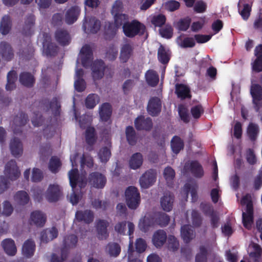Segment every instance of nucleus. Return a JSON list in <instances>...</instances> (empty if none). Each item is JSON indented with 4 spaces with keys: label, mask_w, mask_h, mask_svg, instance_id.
Listing matches in <instances>:
<instances>
[{
    "label": "nucleus",
    "mask_w": 262,
    "mask_h": 262,
    "mask_svg": "<svg viewBox=\"0 0 262 262\" xmlns=\"http://www.w3.org/2000/svg\"><path fill=\"white\" fill-rule=\"evenodd\" d=\"M81 61L82 65L84 68L91 66L92 75L94 80L101 79L104 76L105 69L104 62L101 60H96L92 64L93 58V53L91 47L88 45L83 46L81 50Z\"/></svg>",
    "instance_id": "f257e3e1"
},
{
    "label": "nucleus",
    "mask_w": 262,
    "mask_h": 262,
    "mask_svg": "<svg viewBox=\"0 0 262 262\" xmlns=\"http://www.w3.org/2000/svg\"><path fill=\"white\" fill-rule=\"evenodd\" d=\"M124 35L128 37L133 38L137 35H142L145 31V26L137 20L128 21L122 26Z\"/></svg>",
    "instance_id": "f03ea898"
},
{
    "label": "nucleus",
    "mask_w": 262,
    "mask_h": 262,
    "mask_svg": "<svg viewBox=\"0 0 262 262\" xmlns=\"http://www.w3.org/2000/svg\"><path fill=\"white\" fill-rule=\"evenodd\" d=\"M125 201L130 209H137L141 202L140 194L138 189L135 186L128 187L125 191Z\"/></svg>",
    "instance_id": "7ed1b4c3"
},
{
    "label": "nucleus",
    "mask_w": 262,
    "mask_h": 262,
    "mask_svg": "<svg viewBox=\"0 0 262 262\" xmlns=\"http://www.w3.org/2000/svg\"><path fill=\"white\" fill-rule=\"evenodd\" d=\"M157 178L156 171L150 169L144 173L140 178L141 187L143 188H148L152 186L156 182Z\"/></svg>",
    "instance_id": "20e7f679"
},
{
    "label": "nucleus",
    "mask_w": 262,
    "mask_h": 262,
    "mask_svg": "<svg viewBox=\"0 0 262 262\" xmlns=\"http://www.w3.org/2000/svg\"><path fill=\"white\" fill-rule=\"evenodd\" d=\"M5 174L12 181L16 180L19 177L20 171L15 160H11L7 163L5 165Z\"/></svg>",
    "instance_id": "39448f33"
},
{
    "label": "nucleus",
    "mask_w": 262,
    "mask_h": 262,
    "mask_svg": "<svg viewBox=\"0 0 262 262\" xmlns=\"http://www.w3.org/2000/svg\"><path fill=\"white\" fill-rule=\"evenodd\" d=\"M184 169L190 172L196 178H201L204 175V171L202 165L196 160H193L185 164Z\"/></svg>",
    "instance_id": "423d86ee"
},
{
    "label": "nucleus",
    "mask_w": 262,
    "mask_h": 262,
    "mask_svg": "<svg viewBox=\"0 0 262 262\" xmlns=\"http://www.w3.org/2000/svg\"><path fill=\"white\" fill-rule=\"evenodd\" d=\"M242 221L244 226L250 229L254 222L253 206L251 201H249L246 204V213L243 212Z\"/></svg>",
    "instance_id": "0eeeda50"
},
{
    "label": "nucleus",
    "mask_w": 262,
    "mask_h": 262,
    "mask_svg": "<svg viewBox=\"0 0 262 262\" xmlns=\"http://www.w3.org/2000/svg\"><path fill=\"white\" fill-rule=\"evenodd\" d=\"M89 182L94 187L102 189L105 185L106 179L105 177L98 172H93L89 176Z\"/></svg>",
    "instance_id": "6e6552de"
},
{
    "label": "nucleus",
    "mask_w": 262,
    "mask_h": 262,
    "mask_svg": "<svg viewBox=\"0 0 262 262\" xmlns=\"http://www.w3.org/2000/svg\"><path fill=\"white\" fill-rule=\"evenodd\" d=\"M61 195V191L59 185L51 184L49 185L46 192V198L50 203L57 202Z\"/></svg>",
    "instance_id": "1a4fd4ad"
},
{
    "label": "nucleus",
    "mask_w": 262,
    "mask_h": 262,
    "mask_svg": "<svg viewBox=\"0 0 262 262\" xmlns=\"http://www.w3.org/2000/svg\"><path fill=\"white\" fill-rule=\"evenodd\" d=\"M162 103L160 99L157 97H153L149 100L147 110L149 114L152 116H157L161 111Z\"/></svg>",
    "instance_id": "9d476101"
},
{
    "label": "nucleus",
    "mask_w": 262,
    "mask_h": 262,
    "mask_svg": "<svg viewBox=\"0 0 262 262\" xmlns=\"http://www.w3.org/2000/svg\"><path fill=\"white\" fill-rule=\"evenodd\" d=\"M108 226L109 223L106 220L102 219L97 220L96 227L97 236L99 239H106L108 237L109 233L107 231Z\"/></svg>",
    "instance_id": "9b49d317"
},
{
    "label": "nucleus",
    "mask_w": 262,
    "mask_h": 262,
    "mask_svg": "<svg viewBox=\"0 0 262 262\" xmlns=\"http://www.w3.org/2000/svg\"><path fill=\"white\" fill-rule=\"evenodd\" d=\"M135 126L138 130H150L152 127V122L150 118H145L143 116L138 117L134 122Z\"/></svg>",
    "instance_id": "f8f14e48"
},
{
    "label": "nucleus",
    "mask_w": 262,
    "mask_h": 262,
    "mask_svg": "<svg viewBox=\"0 0 262 262\" xmlns=\"http://www.w3.org/2000/svg\"><path fill=\"white\" fill-rule=\"evenodd\" d=\"M134 47L132 43L123 44L121 48L119 58L121 62L126 63L132 56L134 53Z\"/></svg>",
    "instance_id": "ddd939ff"
},
{
    "label": "nucleus",
    "mask_w": 262,
    "mask_h": 262,
    "mask_svg": "<svg viewBox=\"0 0 262 262\" xmlns=\"http://www.w3.org/2000/svg\"><path fill=\"white\" fill-rule=\"evenodd\" d=\"M175 93L177 97L182 100L191 98L189 87L183 83H177L175 85Z\"/></svg>",
    "instance_id": "4468645a"
},
{
    "label": "nucleus",
    "mask_w": 262,
    "mask_h": 262,
    "mask_svg": "<svg viewBox=\"0 0 262 262\" xmlns=\"http://www.w3.org/2000/svg\"><path fill=\"white\" fill-rule=\"evenodd\" d=\"M80 9L78 6H74L70 8L65 14V21L69 25L73 24L78 18Z\"/></svg>",
    "instance_id": "2eb2a0df"
},
{
    "label": "nucleus",
    "mask_w": 262,
    "mask_h": 262,
    "mask_svg": "<svg viewBox=\"0 0 262 262\" xmlns=\"http://www.w3.org/2000/svg\"><path fill=\"white\" fill-rule=\"evenodd\" d=\"M56 40L61 46L68 45L71 41V38L67 30L60 29L56 31L55 33Z\"/></svg>",
    "instance_id": "dca6fc26"
},
{
    "label": "nucleus",
    "mask_w": 262,
    "mask_h": 262,
    "mask_svg": "<svg viewBox=\"0 0 262 262\" xmlns=\"http://www.w3.org/2000/svg\"><path fill=\"white\" fill-rule=\"evenodd\" d=\"M46 222V216L40 211H33L30 215V224L37 227H42Z\"/></svg>",
    "instance_id": "f3484780"
},
{
    "label": "nucleus",
    "mask_w": 262,
    "mask_h": 262,
    "mask_svg": "<svg viewBox=\"0 0 262 262\" xmlns=\"http://www.w3.org/2000/svg\"><path fill=\"white\" fill-rule=\"evenodd\" d=\"M0 55L7 61H10L13 58V50L9 43L6 41L0 43Z\"/></svg>",
    "instance_id": "a211bd4d"
},
{
    "label": "nucleus",
    "mask_w": 262,
    "mask_h": 262,
    "mask_svg": "<svg viewBox=\"0 0 262 262\" xmlns=\"http://www.w3.org/2000/svg\"><path fill=\"white\" fill-rule=\"evenodd\" d=\"M75 217L78 221H83L89 224L93 221L94 215L92 210L87 209L84 211H77L75 213Z\"/></svg>",
    "instance_id": "6ab92c4d"
},
{
    "label": "nucleus",
    "mask_w": 262,
    "mask_h": 262,
    "mask_svg": "<svg viewBox=\"0 0 262 262\" xmlns=\"http://www.w3.org/2000/svg\"><path fill=\"white\" fill-rule=\"evenodd\" d=\"M10 148L12 155L15 157H19L23 154V144L18 138L14 137L11 140Z\"/></svg>",
    "instance_id": "aec40b11"
},
{
    "label": "nucleus",
    "mask_w": 262,
    "mask_h": 262,
    "mask_svg": "<svg viewBox=\"0 0 262 262\" xmlns=\"http://www.w3.org/2000/svg\"><path fill=\"white\" fill-rule=\"evenodd\" d=\"M58 235V231L55 227L46 229L41 233L40 240L42 242L47 243L56 238Z\"/></svg>",
    "instance_id": "412c9836"
},
{
    "label": "nucleus",
    "mask_w": 262,
    "mask_h": 262,
    "mask_svg": "<svg viewBox=\"0 0 262 262\" xmlns=\"http://www.w3.org/2000/svg\"><path fill=\"white\" fill-rule=\"evenodd\" d=\"M35 24V16L30 14L27 16L23 28L22 33L25 36H31L34 33L33 27Z\"/></svg>",
    "instance_id": "4be33fe9"
},
{
    "label": "nucleus",
    "mask_w": 262,
    "mask_h": 262,
    "mask_svg": "<svg viewBox=\"0 0 262 262\" xmlns=\"http://www.w3.org/2000/svg\"><path fill=\"white\" fill-rule=\"evenodd\" d=\"M19 81L24 86L27 88H32L34 85L35 79L31 73L23 72L19 74Z\"/></svg>",
    "instance_id": "5701e85b"
},
{
    "label": "nucleus",
    "mask_w": 262,
    "mask_h": 262,
    "mask_svg": "<svg viewBox=\"0 0 262 262\" xmlns=\"http://www.w3.org/2000/svg\"><path fill=\"white\" fill-rule=\"evenodd\" d=\"M43 51L47 56H55L58 51V47L54 42L46 39L43 42Z\"/></svg>",
    "instance_id": "b1692460"
},
{
    "label": "nucleus",
    "mask_w": 262,
    "mask_h": 262,
    "mask_svg": "<svg viewBox=\"0 0 262 262\" xmlns=\"http://www.w3.org/2000/svg\"><path fill=\"white\" fill-rule=\"evenodd\" d=\"M174 195L170 193H165L161 199V205L164 211H170L172 209Z\"/></svg>",
    "instance_id": "393cba45"
},
{
    "label": "nucleus",
    "mask_w": 262,
    "mask_h": 262,
    "mask_svg": "<svg viewBox=\"0 0 262 262\" xmlns=\"http://www.w3.org/2000/svg\"><path fill=\"white\" fill-rule=\"evenodd\" d=\"M181 235L186 244L189 243L195 237L194 231L189 225H184L181 227Z\"/></svg>",
    "instance_id": "a878e982"
},
{
    "label": "nucleus",
    "mask_w": 262,
    "mask_h": 262,
    "mask_svg": "<svg viewBox=\"0 0 262 262\" xmlns=\"http://www.w3.org/2000/svg\"><path fill=\"white\" fill-rule=\"evenodd\" d=\"M167 239V234L163 230H158L155 232L152 237L154 245L157 247H162Z\"/></svg>",
    "instance_id": "bb28decb"
},
{
    "label": "nucleus",
    "mask_w": 262,
    "mask_h": 262,
    "mask_svg": "<svg viewBox=\"0 0 262 262\" xmlns=\"http://www.w3.org/2000/svg\"><path fill=\"white\" fill-rule=\"evenodd\" d=\"M2 245L5 252L8 255L13 256L16 253L17 249L15 242L11 238H6L3 240Z\"/></svg>",
    "instance_id": "cd10ccee"
},
{
    "label": "nucleus",
    "mask_w": 262,
    "mask_h": 262,
    "mask_svg": "<svg viewBox=\"0 0 262 262\" xmlns=\"http://www.w3.org/2000/svg\"><path fill=\"white\" fill-rule=\"evenodd\" d=\"M112 113V106L109 103H103L100 107L99 114L103 121L106 122L111 118Z\"/></svg>",
    "instance_id": "c85d7f7f"
},
{
    "label": "nucleus",
    "mask_w": 262,
    "mask_h": 262,
    "mask_svg": "<svg viewBox=\"0 0 262 262\" xmlns=\"http://www.w3.org/2000/svg\"><path fill=\"white\" fill-rule=\"evenodd\" d=\"M35 250V244L33 241L29 239L24 244L22 248L23 253L26 257H32Z\"/></svg>",
    "instance_id": "c756f323"
},
{
    "label": "nucleus",
    "mask_w": 262,
    "mask_h": 262,
    "mask_svg": "<svg viewBox=\"0 0 262 262\" xmlns=\"http://www.w3.org/2000/svg\"><path fill=\"white\" fill-rule=\"evenodd\" d=\"M250 93L255 104L262 100V87L258 84H253L251 86Z\"/></svg>",
    "instance_id": "7c9ffc66"
},
{
    "label": "nucleus",
    "mask_w": 262,
    "mask_h": 262,
    "mask_svg": "<svg viewBox=\"0 0 262 262\" xmlns=\"http://www.w3.org/2000/svg\"><path fill=\"white\" fill-rule=\"evenodd\" d=\"M157 56L158 60L163 64H167L170 59L169 50H167L162 45L160 46L158 49Z\"/></svg>",
    "instance_id": "2f4dec72"
},
{
    "label": "nucleus",
    "mask_w": 262,
    "mask_h": 262,
    "mask_svg": "<svg viewBox=\"0 0 262 262\" xmlns=\"http://www.w3.org/2000/svg\"><path fill=\"white\" fill-rule=\"evenodd\" d=\"M143 158L140 152L134 154L129 161V165L131 169H137L141 167L143 164Z\"/></svg>",
    "instance_id": "473e14b6"
},
{
    "label": "nucleus",
    "mask_w": 262,
    "mask_h": 262,
    "mask_svg": "<svg viewBox=\"0 0 262 262\" xmlns=\"http://www.w3.org/2000/svg\"><path fill=\"white\" fill-rule=\"evenodd\" d=\"M125 136L128 143L132 146L136 145L138 137L135 130L132 126H128L125 128Z\"/></svg>",
    "instance_id": "72a5a7b5"
},
{
    "label": "nucleus",
    "mask_w": 262,
    "mask_h": 262,
    "mask_svg": "<svg viewBox=\"0 0 262 262\" xmlns=\"http://www.w3.org/2000/svg\"><path fill=\"white\" fill-rule=\"evenodd\" d=\"M85 142L90 146H93L96 142L97 136L94 127H88L85 134Z\"/></svg>",
    "instance_id": "f704fd0d"
},
{
    "label": "nucleus",
    "mask_w": 262,
    "mask_h": 262,
    "mask_svg": "<svg viewBox=\"0 0 262 262\" xmlns=\"http://www.w3.org/2000/svg\"><path fill=\"white\" fill-rule=\"evenodd\" d=\"M7 83L6 85V89L7 91H12L16 88L15 82L17 79L16 72L12 70L7 74Z\"/></svg>",
    "instance_id": "c9c22d12"
},
{
    "label": "nucleus",
    "mask_w": 262,
    "mask_h": 262,
    "mask_svg": "<svg viewBox=\"0 0 262 262\" xmlns=\"http://www.w3.org/2000/svg\"><path fill=\"white\" fill-rule=\"evenodd\" d=\"M184 144L181 138L174 136L171 140V148L172 151L176 154H178L183 149Z\"/></svg>",
    "instance_id": "e433bc0d"
},
{
    "label": "nucleus",
    "mask_w": 262,
    "mask_h": 262,
    "mask_svg": "<svg viewBox=\"0 0 262 262\" xmlns=\"http://www.w3.org/2000/svg\"><path fill=\"white\" fill-rule=\"evenodd\" d=\"M106 251L112 257H117L121 252V247L119 244L110 242L106 246Z\"/></svg>",
    "instance_id": "4c0bfd02"
},
{
    "label": "nucleus",
    "mask_w": 262,
    "mask_h": 262,
    "mask_svg": "<svg viewBox=\"0 0 262 262\" xmlns=\"http://www.w3.org/2000/svg\"><path fill=\"white\" fill-rule=\"evenodd\" d=\"M154 224L155 222L152 218L145 216L140 221L139 228L142 232H146Z\"/></svg>",
    "instance_id": "58836bf2"
},
{
    "label": "nucleus",
    "mask_w": 262,
    "mask_h": 262,
    "mask_svg": "<svg viewBox=\"0 0 262 262\" xmlns=\"http://www.w3.org/2000/svg\"><path fill=\"white\" fill-rule=\"evenodd\" d=\"M247 133L251 141H255L259 133L258 125L254 123H250L247 127Z\"/></svg>",
    "instance_id": "ea45409f"
},
{
    "label": "nucleus",
    "mask_w": 262,
    "mask_h": 262,
    "mask_svg": "<svg viewBox=\"0 0 262 262\" xmlns=\"http://www.w3.org/2000/svg\"><path fill=\"white\" fill-rule=\"evenodd\" d=\"M15 201L20 205H25L28 204L30 201L28 194L24 190L18 191L14 196Z\"/></svg>",
    "instance_id": "a19ab883"
},
{
    "label": "nucleus",
    "mask_w": 262,
    "mask_h": 262,
    "mask_svg": "<svg viewBox=\"0 0 262 262\" xmlns=\"http://www.w3.org/2000/svg\"><path fill=\"white\" fill-rule=\"evenodd\" d=\"M11 28V22L10 17L8 15H5L2 18L1 26L0 31L3 35H6L9 33Z\"/></svg>",
    "instance_id": "79ce46f5"
},
{
    "label": "nucleus",
    "mask_w": 262,
    "mask_h": 262,
    "mask_svg": "<svg viewBox=\"0 0 262 262\" xmlns=\"http://www.w3.org/2000/svg\"><path fill=\"white\" fill-rule=\"evenodd\" d=\"M182 35L178 37L177 40L179 45L183 48H193L195 45V42L192 37H187L183 40L181 39Z\"/></svg>",
    "instance_id": "37998d69"
},
{
    "label": "nucleus",
    "mask_w": 262,
    "mask_h": 262,
    "mask_svg": "<svg viewBox=\"0 0 262 262\" xmlns=\"http://www.w3.org/2000/svg\"><path fill=\"white\" fill-rule=\"evenodd\" d=\"M61 166V162L59 158L56 156H52L49 163V169L54 173H57Z\"/></svg>",
    "instance_id": "c03bdc74"
},
{
    "label": "nucleus",
    "mask_w": 262,
    "mask_h": 262,
    "mask_svg": "<svg viewBox=\"0 0 262 262\" xmlns=\"http://www.w3.org/2000/svg\"><path fill=\"white\" fill-rule=\"evenodd\" d=\"M170 221L169 216L164 212H159L156 215L155 222L160 226H166Z\"/></svg>",
    "instance_id": "a18cd8bd"
},
{
    "label": "nucleus",
    "mask_w": 262,
    "mask_h": 262,
    "mask_svg": "<svg viewBox=\"0 0 262 262\" xmlns=\"http://www.w3.org/2000/svg\"><path fill=\"white\" fill-rule=\"evenodd\" d=\"M146 80L149 85L152 86L157 85L159 82V75L153 70H148L145 75Z\"/></svg>",
    "instance_id": "49530a36"
},
{
    "label": "nucleus",
    "mask_w": 262,
    "mask_h": 262,
    "mask_svg": "<svg viewBox=\"0 0 262 262\" xmlns=\"http://www.w3.org/2000/svg\"><path fill=\"white\" fill-rule=\"evenodd\" d=\"M29 121L27 114L23 112H19L13 119V123L16 127L24 126Z\"/></svg>",
    "instance_id": "de8ad7c7"
},
{
    "label": "nucleus",
    "mask_w": 262,
    "mask_h": 262,
    "mask_svg": "<svg viewBox=\"0 0 262 262\" xmlns=\"http://www.w3.org/2000/svg\"><path fill=\"white\" fill-rule=\"evenodd\" d=\"M99 97L95 94H89L85 99V104L86 108H93L99 102Z\"/></svg>",
    "instance_id": "09e8293b"
},
{
    "label": "nucleus",
    "mask_w": 262,
    "mask_h": 262,
    "mask_svg": "<svg viewBox=\"0 0 262 262\" xmlns=\"http://www.w3.org/2000/svg\"><path fill=\"white\" fill-rule=\"evenodd\" d=\"M77 242V236L71 234L64 236L62 244L71 249L76 246Z\"/></svg>",
    "instance_id": "8fccbe9b"
},
{
    "label": "nucleus",
    "mask_w": 262,
    "mask_h": 262,
    "mask_svg": "<svg viewBox=\"0 0 262 262\" xmlns=\"http://www.w3.org/2000/svg\"><path fill=\"white\" fill-rule=\"evenodd\" d=\"M69 178L70 180V184L72 188L74 189L78 183L79 173L77 168L72 169L69 172Z\"/></svg>",
    "instance_id": "3c124183"
},
{
    "label": "nucleus",
    "mask_w": 262,
    "mask_h": 262,
    "mask_svg": "<svg viewBox=\"0 0 262 262\" xmlns=\"http://www.w3.org/2000/svg\"><path fill=\"white\" fill-rule=\"evenodd\" d=\"M101 22L100 20L92 18L90 19L88 23V30L91 33H96L100 28Z\"/></svg>",
    "instance_id": "603ef678"
},
{
    "label": "nucleus",
    "mask_w": 262,
    "mask_h": 262,
    "mask_svg": "<svg viewBox=\"0 0 262 262\" xmlns=\"http://www.w3.org/2000/svg\"><path fill=\"white\" fill-rule=\"evenodd\" d=\"M114 23L117 28H119L126 23L128 22V16L123 13H119L114 15Z\"/></svg>",
    "instance_id": "864d4df0"
},
{
    "label": "nucleus",
    "mask_w": 262,
    "mask_h": 262,
    "mask_svg": "<svg viewBox=\"0 0 262 262\" xmlns=\"http://www.w3.org/2000/svg\"><path fill=\"white\" fill-rule=\"evenodd\" d=\"M60 103L57 97H54L50 102V108L55 116H58L60 112Z\"/></svg>",
    "instance_id": "5fc2aeb1"
},
{
    "label": "nucleus",
    "mask_w": 262,
    "mask_h": 262,
    "mask_svg": "<svg viewBox=\"0 0 262 262\" xmlns=\"http://www.w3.org/2000/svg\"><path fill=\"white\" fill-rule=\"evenodd\" d=\"M184 187L187 191V193H188L189 191H190L192 202H194L198 200L197 185L195 184L194 185H191L190 184L186 183Z\"/></svg>",
    "instance_id": "6e6d98bb"
},
{
    "label": "nucleus",
    "mask_w": 262,
    "mask_h": 262,
    "mask_svg": "<svg viewBox=\"0 0 262 262\" xmlns=\"http://www.w3.org/2000/svg\"><path fill=\"white\" fill-rule=\"evenodd\" d=\"M191 19L189 17L181 19L177 23V28L181 31H186L190 27Z\"/></svg>",
    "instance_id": "4d7b16f0"
},
{
    "label": "nucleus",
    "mask_w": 262,
    "mask_h": 262,
    "mask_svg": "<svg viewBox=\"0 0 262 262\" xmlns=\"http://www.w3.org/2000/svg\"><path fill=\"white\" fill-rule=\"evenodd\" d=\"M204 110L202 105L198 104L192 106L190 110V113L193 118L198 119L204 113Z\"/></svg>",
    "instance_id": "13d9d810"
},
{
    "label": "nucleus",
    "mask_w": 262,
    "mask_h": 262,
    "mask_svg": "<svg viewBox=\"0 0 262 262\" xmlns=\"http://www.w3.org/2000/svg\"><path fill=\"white\" fill-rule=\"evenodd\" d=\"M192 223L195 227H199L202 224V217L200 213L195 210H192L191 213Z\"/></svg>",
    "instance_id": "bf43d9fd"
},
{
    "label": "nucleus",
    "mask_w": 262,
    "mask_h": 262,
    "mask_svg": "<svg viewBox=\"0 0 262 262\" xmlns=\"http://www.w3.org/2000/svg\"><path fill=\"white\" fill-rule=\"evenodd\" d=\"M111 155V150L107 147H102L99 152V157L101 162L106 163Z\"/></svg>",
    "instance_id": "052dcab7"
},
{
    "label": "nucleus",
    "mask_w": 262,
    "mask_h": 262,
    "mask_svg": "<svg viewBox=\"0 0 262 262\" xmlns=\"http://www.w3.org/2000/svg\"><path fill=\"white\" fill-rule=\"evenodd\" d=\"M207 250L206 248L202 246L200 247V253L195 256V262H207Z\"/></svg>",
    "instance_id": "680f3d73"
},
{
    "label": "nucleus",
    "mask_w": 262,
    "mask_h": 262,
    "mask_svg": "<svg viewBox=\"0 0 262 262\" xmlns=\"http://www.w3.org/2000/svg\"><path fill=\"white\" fill-rule=\"evenodd\" d=\"M179 243L173 235H169L168 237V248L170 250L175 251L179 249Z\"/></svg>",
    "instance_id": "e2e57ef3"
},
{
    "label": "nucleus",
    "mask_w": 262,
    "mask_h": 262,
    "mask_svg": "<svg viewBox=\"0 0 262 262\" xmlns=\"http://www.w3.org/2000/svg\"><path fill=\"white\" fill-rule=\"evenodd\" d=\"M147 244L146 241L142 238H137L135 243L136 250L138 253H141L144 252L146 249Z\"/></svg>",
    "instance_id": "0e129e2a"
},
{
    "label": "nucleus",
    "mask_w": 262,
    "mask_h": 262,
    "mask_svg": "<svg viewBox=\"0 0 262 262\" xmlns=\"http://www.w3.org/2000/svg\"><path fill=\"white\" fill-rule=\"evenodd\" d=\"M159 32L162 37L170 39L173 35V29L170 26H166L164 28L160 29Z\"/></svg>",
    "instance_id": "69168bd1"
},
{
    "label": "nucleus",
    "mask_w": 262,
    "mask_h": 262,
    "mask_svg": "<svg viewBox=\"0 0 262 262\" xmlns=\"http://www.w3.org/2000/svg\"><path fill=\"white\" fill-rule=\"evenodd\" d=\"M123 10V5L120 0H116L112 7L111 13L112 15H115L119 13H122Z\"/></svg>",
    "instance_id": "338daca9"
},
{
    "label": "nucleus",
    "mask_w": 262,
    "mask_h": 262,
    "mask_svg": "<svg viewBox=\"0 0 262 262\" xmlns=\"http://www.w3.org/2000/svg\"><path fill=\"white\" fill-rule=\"evenodd\" d=\"M151 21L155 27H160L165 23L166 17L164 15L159 14L154 16Z\"/></svg>",
    "instance_id": "774afa93"
}]
</instances>
